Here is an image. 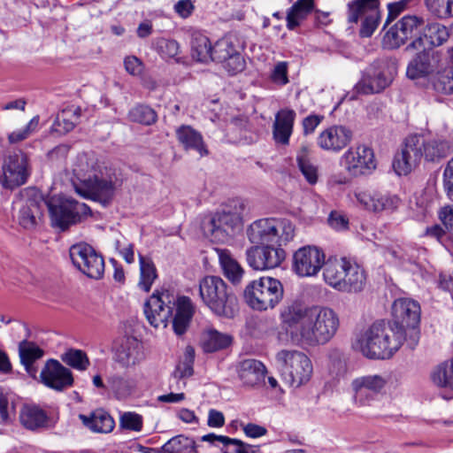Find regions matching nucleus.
I'll return each instance as SVG.
<instances>
[{
    "instance_id": "f257e3e1",
    "label": "nucleus",
    "mask_w": 453,
    "mask_h": 453,
    "mask_svg": "<svg viewBox=\"0 0 453 453\" xmlns=\"http://www.w3.org/2000/svg\"><path fill=\"white\" fill-rule=\"evenodd\" d=\"M45 207L49 210L52 226L62 231L90 213L89 207L84 203L71 198L45 201L36 194L20 204L17 216L19 226L27 230L35 229L42 223Z\"/></svg>"
},
{
    "instance_id": "f03ea898",
    "label": "nucleus",
    "mask_w": 453,
    "mask_h": 453,
    "mask_svg": "<svg viewBox=\"0 0 453 453\" xmlns=\"http://www.w3.org/2000/svg\"><path fill=\"white\" fill-rule=\"evenodd\" d=\"M76 180L75 191L85 198L108 204L122 180L111 169L102 166L87 154L80 155L73 169Z\"/></svg>"
},
{
    "instance_id": "7ed1b4c3",
    "label": "nucleus",
    "mask_w": 453,
    "mask_h": 453,
    "mask_svg": "<svg viewBox=\"0 0 453 453\" xmlns=\"http://www.w3.org/2000/svg\"><path fill=\"white\" fill-rule=\"evenodd\" d=\"M449 141L438 138H426L420 134L408 135L393 161V168L398 175H407L418 166L421 159L437 163L450 153Z\"/></svg>"
},
{
    "instance_id": "20e7f679",
    "label": "nucleus",
    "mask_w": 453,
    "mask_h": 453,
    "mask_svg": "<svg viewBox=\"0 0 453 453\" xmlns=\"http://www.w3.org/2000/svg\"><path fill=\"white\" fill-rule=\"evenodd\" d=\"M172 304L176 306L173 328L176 334L181 335L187 331L195 313V307L190 298L180 296L175 302L168 290H156L145 303L144 313L152 326L165 328L173 313Z\"/></svg>"
},
{
    "instance_id": "39448f33",
    "label": "nucleus",
    "mask_w": 453,
    "mask_h": 453,
    "mask_svg": "<svg viewBox=\"0 0 453 453\" xmlns=\"http://www.w3.org/2000/svg\"><path fill=\"white\" fill-rule=\"evenodd\" d=\"M406 333L390 322L378 320L357 338L355 348L370 359H386L393 356L403 342Z\"/></svg>"
},
{
    "instance_id": "423d86ee",
    "label": "nucleus",
    "mask_w": 453,
    "mask_h": 453,
    "mask_svg": "<svg viewBox=\"0 0 453 453\" xmlns=\"http://www.w3.org/2000/svg\"><path fill=\"white\" fill-rule=\"evenodd\" d=\"M339 325L338 315L333 309L311 306L306 324L292 333V340L302 346L324 345L335 335Z\"/></svg>"
},
{
    "instance_id": "0eeeda50",
    "label": "nucleus",
    "mask_w": 453,
    "mask_h": 453,
    "mask_svg": "<svg viewBox=\"0 0 453 453\" xmlns=\"http://www.w3.org/2000/svg\"><path fill=\"white\" fill-rule=\"evenodd\" d=\"M199 296L216 316L232 319L238 313L236 296L219 276L203 277L199 281Z\"/></svg>"
},
{
    "instance_id": "6e6552de",
    "label": "nucleus",
    "mask_w": 453,
    "mask_h": 453,
    "mask_svg": "<svg viewBox=\"0 0 453 453\" xmlns=\"http://www.w3.org/2000/svg\"><path fill=\"white\" fill-rule=\"evenodd\" d=\"M326 284L344 293H359L366 283L365 270L356 263L341 258H329L323 270Z\"/></svg>"
},
{
    "instance_id": "1a4fd4ad",
    "label": "nucleus",
    "mask_w": 453,
    "mask_h": 453,
    "mask_svg": "<svg viewBox=\"0 0 453 453\" xmlns=\"http://www.w3.org/2000/svg\"><path fill=\"white\" fill-rule=\"evenodd\" d=\"M244 210L242 199L231 200L221 211L203 221V234L212 242H228L241 227Z\"/></svg>"
},
{
    "instance_id": "9d476101",
    "label": "nucleus",
    "mask_w": 453,
    "mask_h": 453,
    "mask_svg": "<svg viewBox=\"0 0 453 453\" xmlns=\"http://www.w3.org/2000/svg\"><path fill=\"white\" fill-rule=\"evenodd\" d=\"M295 226L286 219H260L252 222L247 228V236L251 243H265L281 246L291 241Z\"/></svg>"
},
{
    "instance_id": "9b49d317",
    "label": "nucleus",
    "mask_w": 453,
    "mask_h": 453,
    "mask_svg": "<svg viewBox=\"0 0 453 453\" xmlns=\"http://www.w3.org/2000/svg\"><path fill=\"white\" fill-rule=\"evenodd\" d=\"M275 360L284 381L290 387L299 388L310 380L312 365L303 352L282 349L276 354Z\"/></svg>"
},
{
    "instance_id": "f8f14e48",
    "label": "nucleus",
    "mask_w": 453,
    "mask_h": 453,
    "mask_svg": "<svg viewBox=\"0 0 453 453\" xmlns=\"http://www.w3.org/2000/svg\"><path fill=\"white\" fill-rule=\"evenodd\" d=\"M281 282L272 277H261L250 282L244 290L248 305L257 311L273 309L283 297Z\"/></svg>"
},
{
    "instance_id": "ddd939ff",
    "label": "nucleus",
    "mask_w": 453,
    "mask_h": 453,
    "mask_svg": "<svg viewBox=\"0 0 453 453\" xmlns=\"http://www.w3.org/2000/svg\"><path fill=\"white\" fill-rule=\"evenodd\" d=\"M393 323L396 329L406 333V343L413 349L419 341V303L412 299L399 298L392 306Z\"/></svg>"
},
{
    "instance_id": "4468645a",
    "label": "nucleus",
    "mask_w": 453,
    "mask_h": 453,
    "mask_svg": "<svg viewBox=\"0 0 453 453\" xmlns=\"http://www.w3.org/2000/svg\"><path fill=\"white\" fill-rule=\"evenodd\" d=\"M397 72L396 63L390 58L374 61L363 73L354 89L357 94L370 95L380 93L393 81Z\"/></svg>"
},
{
    "instance_id": "2eb2a0df",
    "label": "nucleus",
    "mask_w": 453,
    "mask_h": 453,
    "mask_svg": "<svg viewBox=\"0 0 453 453\" xmlns=\"http://www.w3.org/2000/svg\"><path fill=\"white\" fill-rule=\"evenodd\" d=\"M379 0H352L347 4V21L357 24L361 21L359 35L370 37L379 26L380 14Z\"/></svg>"
},
{
    "instance_id": "dca6fc26",
    "label": "nucleus",
    "mask_w": 453,
    "mask_h": 453,
    "mask_svg": "<svg viewBox=\"0 0 453 453\" xmlns=\"http://www.w3.org/2000/svg\"><path fill=\"white\" fill-rule=\"evenodd\" d=\"M69 255L73 265L83 274L94 280H100L104 273V260L88 243L81 242L70 248Z\"/></svg>"
},
{
    "instance_id": "f3484780",
    "label": "nucleus",
    "mask_w": 453,
    "mask_h": 453,
    "mask_svg": "<svg viewBox=\"0 0 453 453\" xmlns=\"http://www.w3.org/2000/svg\"><path fill=\"white\" fill-rule=\"evenodd\" d=\"M31 171L28 158L21 151L6 157L0 172V184L4 188L15 189L27 182Z\"/></svg>"
},
{
    "instance_id": "a211bd4d",
    "label": "nucleus",
    "mask_w": 453,
    "mask_h": 453,
    "mask_svg": "<svg viewBox=\"0 0 453 453\" xmlns=\"http://www.w3.org/2000/svg\"><path fill=\"white\" fill-rule=\"evenodd\" d=\"M388 380L385 374H366L351 381L353 400L358 406H370L379 395L385 393Z\"/></svg>"
},
{
    "instance_id": "6ab92c4d",
    "label": "nucleus",
    "mask_w": 453,
    "mask_h": 453,
    "mask_svg": "<svg viewBox=\"0 0 453 453\" xmlns=\"http://www.w3.org/2000/svg\"><path fill=\"white\" fill-rule=\"evenodd\" d=\"M211 60L220 63L230 74L234 75L245 68V60L241 55L236 38L224 36L213 45Z\"/></svg>"
},
{
    "instance_id": "aec40b11",
    "label": "nucleus",
    "mask_w": 453,
    "mask_h": 453,
    "mask_svg": "<svg viewBox=\"0 0 453 453\" xmlns=\"http://www.w3.org/2000/svg\"><path fill=\"white\" fill-rule=\"evenodd\" d=\"M425 20L416 15H406L392 26L383 37V45L388 49H397L416 35L424 27Z\"/></svg>"
},
{
    "instance_id": "412c9836",
    "label": "nucleus",
    "mask_w": 453,
    "mask_h": 453,
    "mask_svg": "<svg viewBox=\"0 0 453 453\" xmlns=\"http://www.w3.org/2000/svg\"><path fill=\"white\" fill-rule=\"evenodd\" d=\"M442 54L434 49H424L417 52L409 61L406 68L408 79H426L435 73L441 67Z\"/></svg>"
},
{
    "instance_id": "4be33fe9",
    "label": "nucleus",
    "mask_w": 453,
    "mask_h": 453,
    "mask_svg": "<svg viewBox=\"0 0 453 453\" xmlns=\"http://www.w3.org/2000/svg\"><path fill=\"white\" fill-rule=\"evenodd\" d=\"M285 257L284 250L273 244L256 245L246 250L248 265L257 271L278 267Z\"/></svg>"
},
{
    "instance_id": "5701e85b",
    "label": "nucleus",
    "mask_w": 453,
    "mask_h": 453,
    "mask_svg": "<svg viewBox=\"0 0 453 453\" xmlns=\"http://www.w3.org/2000/svg\"><path fill=\"white\" fill-rule=\"evenodd\" d=\"M325 253L315 246H305L293 256V269L301 277L316 275L326 263Z\"/></svg>"
},
{
    "instance_id": "b1692460",
    "label": "nucleus",
    "mask_w": 453,
    "mask_h": 453,
    "mask_svg": "<svg viewBox=\"0 0 453 453\" xmlns=\"http://www.w3.org/2000/svg\"><path fill=\"white\" fill-rule=\"evenodd\" d=\"M342 164L352 176L366 174L376 166L372 150L363 144L349 148L343 154Z\"/></svg>"
},
{
    "instance_id": "393cba45",
    "label": "nucleus",
    "mask_w": 453,
    "mask_h": 453,
    "mask_svg": "<svg viewBox=\"0 0 453 453\" xmlns=\"http://www.w3.org/2000/svg\"><path fill=\"white\" fill-rule=\"evenodd\" d=\"M40 380L45 387L58 392L73 387L74 382L72 371L53 358L46 361L40 373Z\"/></svg>"
},
{
    "instance_id": "a878e982",
    "label": "nucleus",
    "mask_w": 453,
    "mask_h": 453,
    "mask_svg": "<svg viewBox=\"0 0 453 453\" xmlns=\"http://www.w3.org/2000/svg\"><path fill=\"white\" fill-rule=\"evenodd\" d=\"M358 203L365 210L372 212H394L401 203L398 196L381 191H359L355 194Z\"/></svg>"
},
{
    "instance_id": "bb28decb",
    "label": "nucleus",
    "mask_w": 453,
    "mask_h": 453,
    "mask_svg": "<svg viewBox=\"0 0 453 453\" xmlns=\"http://www.w3.org/2000/svg\"><path fill=\"white\" fill-rule=\"evenodd\" d=\"M352 137L353 133L348 127L332 125L319 134L316 142L321 150L337 153L351 142Z\"/></svg>"
},
{
    "instance_id": "cd10ccee",
    "label": "nucleus",
    "mask_w": 453,
    "mask_h": 453,
    "mask_svg": "<svg viewBox=\"0 0 453 453\" xmlns=\"http://www.w3.org/2000/svg\"><path fill=\"white\" fill-rule=\"evenodd\" d=\"M141 343L134 338H127L117 348L114 361L124 368L134 367L143 360Z\"/></svg>"
},
{
    "instance_id": "c85d7f7f",
    "label": "nucleus",
    "mask_w": 453,
    "mask_h": 453,
    "mask_svg": "<svg viewBox=\"0 0 453 453\" xmlns=\"http://www.w3.org/2000/svg\"><path fill=\"white\" fill-rule=\"evenodd\" d=\"M108 392L118 400L129 398L137 389V380L127 372H113L107 376Z\"/></svg>"
},
{
    "instance_id": "c756f323",
    "label": "nucleus",
    "mask_w": 453,
    "mask_h": 453,
    "mask_svg": "<svg viewBox=\"0 0 453 453\" xmlns=\"http://www.w3.org/2000/svg\"><path fill=\"white\" fill-rule=\"evenodd\" d=\"M310 307H305L300 302H291L284 305L280 311L283 325L292 338V333L306 324Z\"/></svg>"
},
{
    "instance_id": "7c9ffc66",
    "label": "nucleus",
    "mask_w": 453,
    "mask_h": 453,
    "mask_svg": "<svg viewBox=\"0 0 453 453\" xmlns=\"http://www.w3.org/2000/svg\"><path fill=\"white\" fill-rule=\"evenodd\" d=\"M79 418L93 433L108 434L115 426L112 417L103 409L95 410L88 415L80 414Z\"/></svg>"
},
{
    "instance_id": "2f4dec72",
    "label": "nucleus",
    "mask_w": 453,
    "mask_h": 453,
    "mask_svg": "<svg viewBox=\"0 0 453 453\" xmlns=\"http://www.w3.org/2000/svg\"><path fill=\"white\" fill-rule=\"evenodd\" d=\"M266 368L264 364L256 359H245L238 365V375L246 386L254 387L261 383L265 376Z\"/></svg>"
},
{
    "instance_id": "473e14b6",
    "label": "nucleus",
    "mask_w": 453,
    "mask_h": 453,
    "mask_svg": "<svg viewBox=\"0 0 453 453\" xmlns=\"http://www.w3.org/2000/svg\"><path fill=\"white\" fill-rule=\"evenodd\" d=\"M19 355L26 372L33 378L37 374L35 363L44 356V350L35 342L24 339L19 343Z\"/></svg>"
},
{
    "instance_id": "72a5a7b5",
    "label": "nucleus",
    "mask_w": 453,
    "mask_h": 453,
    "mask_svg": "<svg viewBox=\"0 0 453 453\" xmlns=\"http://www.w3.org/2000/svg\"><path fill=\"white\" fill-rule=\"evenodd\" d=\"M19 420L23 427L34 431L46 426L48 416L39 406L25 403L19 411Z\"/></svg>"
},
{
    "instance_id": "f704fd0d",
    "label": "nucleus",
    "mask_w": 453,
    "mask_h": 453,
    "mask_svg": "<svg viewBox=\"0 0 453 453\" xmlns=\"http://www.w3.org/2000/svg\"><path fill=\"white\" fill-rule=\"evenodd\" d=\"M295 119L296 112L290 109H282L276 114L273 124V137L277 142L288 143Z\"/></svg>"
},
{
    "instance_id": "c9c22d12",
    "label": "nucleus",
    "mask_w": 453,
    "mask_h": 453,
    "mask_svg": "<svg viewBox=\"0 0 453 453\" xmlns=\"http://www.w3.org/2000/svg\"><path fill=\"white\" fill-rule=\"evenodd\" d=\"M176 137L186 150H194L201 157L208 154L202 134L190 126L180 127L176 130Z\"/></svg>"
},
{
    "instance_id": "e433bc0d",
    "label": "nucleus",
    "mask_w": 453,
    "mask_h": 453,
    "mask_svg": "<svg viewBox=\"0 0 453 453\" xmlns=\"http://www.w3.org/2000/svg\"><path fill=\"white\" fill-rule=\"evenodd\" d=\"M423 38L432 47H439L449 40V31L446 26L438 22L427 24L424 28L423 37L417 38L410 44V47L417 49L418 46H421Z\"/></svg>"
},
{
    "instance_id": "4c0bfd02",
    "label": "nucleus",
    "mask_w": 453,
    "mask_h": 453,
    "mask_svg": "<svg viewBox=\"0 0 453 453\" xmlns=\"http://www.w3.org/2000/svg\"><path fill=\"white\" fill-rule=\"evenodd\" d=\"M219 257V265L224 275L233 283L237 284L241 281L244 270L237 260L232 256L231 252L226 249L215 250Z\"/></svg>"
},
{
    "instance_id": "58836bf2",
    "label": "nucleus",
    "mask_w": 453,
    "mask_h": 453,
    "mask_svg": "<svg viewBox=\"0 0 453 453\" xmlns=\"http://www.w3.org/2000/svg\"><path fill=\"white\" fill-rule=\"evenodd\" d=\"M232 342V337L216 329L204 330L201 336V347L204 352L211 353L227 348Z\"/></svg>"
},
{
    "instance_id": "ea45409f",
    "label": "nucleus",
    "mask_w": 453,
    "mask_h": 453,
    "mask_svg": "<svg viewBox=\"0 0 453 453\" xmlns=\"http://www.w3.org/2000/svg\"><path fill=\"white\" fill-rule=\"evenodd\" d=\"M191 56L198 62L207 63L211 58L213 46L209 38L200 31H194L191 35Z\"/></svg>"
},
{
    "instance_id": "a19ab883",
    "label": "nucleus",
    "mask_w": 453,
    "mask_h": 453,
    "mask_svg": "<svg viewBox=\"0 0 453 453\" xmlns=\"http://www.w3.org/2000/svg\"><path fill=\"white\" fill-rule=\"evenodd\" d=\"M314 8V0H297L287 12V27L295 30Z\"/></svg>"
},
{
    "instance_id": "79ce46f5",
    "label": "nucleus",
    "mask_w": 453,
    "mask_h": 453,
    "mask_svg": "<svg viewBox=\"0 0 453 453\" xmlns=\"http://www.w3.org/2000/svg\"><path fill=\"white\" fill-rule=\"evenodd\" d=\"M81 114V109L80 107L71 106L64 109L58 114L54 121V130L60 134L72 131L78 123Z\"/></svg>"
},
{
    "instance_id": "37998d69",
    "label": "nucleus",
    "mask_w": 453,
    "mask_h": 453,
    "mask_svg": "<svg viewBox=\"0 0 453 453\" xmlns=\"http://www.w3.org/2000/svg\"><path fill=\"white\" fill-rule=\"evenodd\" d=\"M162 453H197L195 441L183 434L176 435L161 447Z\"/></svg>"
},
{
    "instance_id": "c03bdc74",
    "label": "nucleus",
    "mask_w": 453,
    "mask_h": 453,
    "mask_svg": "<svg viewBox=\"0 0 453 453\" xmlns=\"http://www.w3.org/2000/svg\"><path fill=\"white\" fill-rule=\"evenodd\" d=\"M296 162L305 180L311 185L317 183L319 178L318 167L311 162L307 147H302L297 151Z\"/></svg>"
},
{
    "instance_id": "a18cd8bd",
    "label": "nucleus",
    "mask_w": 453,
    "mask_h": 453,
    "mask_svg": "<svg viewBox=\"0 0 453 453\" xmlns=\"http://www.w3.org/2000/svg\"><path fill=\"white\" fill-rule=\"evenodd\" d=\"M431 380L439 388L453 389V359L439 365L432 372Z\"/></svg>"
},
{
    "instance_id": "49530a36",
    "label": "nucleus",
    "mask_w": 453,
    "mask_h": 453,
    "mask_svg": "<svg viewBox=\"0 0 453 453\" xmlns=\"http://www.w3.org/2000/svg\"><path fill=\"white\" fill-rule=\"evenodd\" d=\"M140 280L139 287L145 292H149L157 277L153 262L142 255H139Z\"/></svg>"
},
{
    "instance_id": "de8ad7c7",
    "label": "nucleus",
    "mask_w": 453,
    "mask_h": 453,
    "mask_svg": "<svg viewBox=\"0 0 453 453\" xmlns=\"http://www.w3.org/2000/svg\"><path fill=\"white\" fill-rule=\"evenodd\" d=\"M436 75L433 81L434 90L442 95L453 93V65L441 66L435 72Z\"/></svg>"
},
{
    "instance_id": "09e8293b",
    "label": "nucleus",
    "mask_w": 453,
    "mask_h": 453,
    "mask_svg": "<svg viewBox=\"0 0 453 453\" xmlns=\"http://www.w3.org/2000/svg\"><path fill=\"white\" fill-rule=\"evenodd\" d=\"M61 360L67 365L78 370L85 371L89 366V359L81 349H69L60 356Z\"/></svg>"
},
{
    "instance_id": "8fccbe9b",
    "label": "nucleus",
    "mask_w": 453,
    "mask_h": 453,
    "mask_svg": "<svg viewBox=\"0 0 453 453\" xmlns=\"http://www.w3.org/2000/svg\"><path fill=\"white\" fill-rule=\"evenodd\" d=\"M428 12L440 19L453 18V0H424Z\"/></svg>"
},
{
    "instance_id": "3c124183",
    "label": "nucleus",
    "mask_w": 453,
    "mask_h": 453,
    "mask_svg": "<svg viewBox=\"0 0 453 453\" xmlns=\"http://www.w3.org/2000/svg\"><path fill=\"white\" fill-rule=\"evenodd\" d=\"M129 119L143 125H151L157 120V113L147 105H137L130 110Z\"/></svg>"
},
{
    "instance_id": "603ef678",
    "label": "nucleus",
    "mask_w": 453,
    "mask_h": 453,
    "mask_svg": "<svg viewBox=\"0 0 453 453\" xmlns=\"http://www.w3.org/2000/svg\"><path fill=\"white\" fill-rule=\"evenodd\" d=\"M195 359V349L191 346H187L184 351L183 360L177 365L174 371V376L179 379L188 378L193 375V365Z\"/></svg>"
},
{
    "instance_id": "864d4df0",
    "label": "nucleus",
    "mask_w": 453,
    "mask_h": 453,
    "mask_svg": "<svg viewBox=\"0 0 453 453\" xmlns=\"http://www.w3.org/2000/svg\"><path fill=\"white\" fill-rule=\"evenodd\" d=\"M155 50L164 58H172L178 55L180 45L173 39L158 38L155 42Z\"/></svg>"
},
{
    "instance_id": "5fc2aeb1",
    "label": "nucleus",
    "mask_w": 453,
    "mask_h": 453,
    "mask_svg": "<svg viewBox=\"0 0 453 453\" xmlns=\"http://www.w3.org/2000/svg\"><path fill=\"white\" fill-rule=\"evenodd\" d=\"M222 446L224 453H256L254 446L244 443L238 439L228 437V441H225Z\"/></svg>"
},
{
    "instance_id": "6e6d98bb",
    "label": "nucleus",
    "mask_w": 453,
    "mask_h": 453,
    "mask_svg": "<svg viewBox=\"0 0 453 453\" xmlns=\"http://www.w3.org/2000/svg\"><path fill=\"white\" fill-rule=\"evenodd\" d=\"M15 407L7 396L0 392V424L9 425L14 418Z\"/></svg>"
},
{
    "instance_id": "4d7b16f0",
    "label": "nucleus",
    "mask_w": 453,
    "mask_h": 453,
    "mask_svg": "<svg viewBox=\"0 0 453 453\" xmlns=\"http://www.w3.org/2000/svg\"><path fill=\"white\" fill-rule=\"evenodd\" d=\"M119 422L126 429L139 432L142 428V418L134 412H125L121 415Z\"/></svg>"
},
{
    "instance_id": "13d9d810",
    "label": "nucleus",
    "mask_w": 453,
    "mask_h": 453,
    "mask_svg": "<svg viewBox=\"0 0 453 453\" xmlns=\"http://www.w3.org/2000/svg\"><path fill=\"white\" fill-rule=\"evenodd\" d=\"M443 187L447 196L453 201V157L448 161L444 168Z\"/></svg>"
},
{
    "instance_id": "bf43d9fd",
    "label": "nucleus",
    "mask_w": 453,
    "mask_h": 453,
    "mask_svg": "<svg viewBox=\"0 0 453 453\" xmlns=\"http://www.w3.org/2000/svg\"><path fill=\"white\" fill-rule=\"evenodd\" d=\"M271 79L278 85H285L288 82L287 62H279L275 65L271 74Z\"/></svg>"
},
{
    "instance_id": "052dcab7",
    "label": "nucleus",
    "mask_w": 453,
    "mask_h": 453,
    "mask_svg": "<svg viewBox=\"0 0 453 453\" xmlns=\"http://www.w3.org/2000/svg\"><path fill=\"white\" fill-rule=\"evenodd\" d=\"M124 66L126 71L133 76L141 75L144 68L142 61L135 56L127 57L124 59Z\"/></svg>"
},
{
    "instance_id": "680f3d73",
    "label": "nucleus",
    "mask_w": 453,
    "mask_h": 453,
    "mask_svg": "<svg viewBox=\"0 0 453 453\" xmlns=\"http://www.w3.org/2000/svg\"><path fill=\"white\" fill-rule=\"evenodd\" d=\"M324 117L322 115L311 114L303 119V128L305 135L313 134L317 127L322 122Z\"/></svg>"
},
{
    "instance_id": "e2e57ef3",
    "label": "nucleus",
    "mask_w": 453,
    "mask_h": 453,
    "mask_svg": "<svg viewBox=\"0 0 453 453\" xmlns=\"http://www.w3.org/2000/svg\"><path fill=\"white\" fill-rule=\"evenodd\" d=\"M329 225L337 231L345 230L349 226V219L337 211H332L328 218Z\"/></svg>"
},
{
    "instance_id": "0e129e2a",
    "label": "nucleus",
    "mask_w": 453,
    "mask_h": 453,
    "mask_svg": "<svg viewBox=\"0 0 453 453\" xmlns=\"http://www.w3.org/2000/svg\"><path fill=\"white\" fill-rule=\"evenodd\" d=\"M408 2L406 0H401L399 2L391 3L388 4V14L386 20L385 27L394 20L401 12H403L407 7Z\"/></svg>"
},
{
    "instance_id": "69168bd1",
    "label": "nucleus",
    "mask_w": 453,
    "mask_h": 453,
    "mask_svg": "<svg viewBox=\"0 0 453 453\" xmlns=\"http://www.w3.org/2000/svg\"><path fill=\"white\" fill-rule=\"evenodd\" d=\"M195 10V6L191 0H180L174 4V11L181 18H188Z\"/></svg>"
},
{
    "instance_id": "338daca9",
    "label": "nucleus",
    "mask_w": 453,
    "mask_h": 453,
    "mask_svg": "<svg viewBox=\"0 0 453 453\" xmlns=\"http://www.w3.org/2000/svg\"><path fill=\"white\" fill-rule=\"evenodd\" d=\"M115 246L127 263L132 264L134 261V252L133 244L128 243L126 245H122L121 242L119 240H117L115 242Z\"/></svg>"
},
{
    "instance_id": "774afa93",
    "label": "nucleus",
    "mask_w": 453,
    "mask_h": 453,
    "mask_svg": "<svg viewBox=\"0 0 453 453\" xmlns=\"http://www.w3.org/2000/svg\"><path fill=\"white\" fill-rule=\"evenodd\" d=\"M439 218L447 229L453 231V205H447L441 208L439 212Z\"/></svg>"
}]
</instances>
